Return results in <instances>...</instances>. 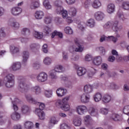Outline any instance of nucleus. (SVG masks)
Here are the masks:
<instances>
[{
  "label": "nucleus",
  "instance_id": "dca6fc26",
  "mask_svg": "<svg viewBox=\"0 0 129 129\" xmlns=\"http://www.w3.org/2000/svg\"><path fill=\"white\" fill-rule=\"evenodd\" d=\"M22 102L20 101V100L18 98H15L14 99V100L12 102L13 104V107L14 109V110L15 111H17L19 109V107L17 105V104H20Z\"/></svg>",
  "mask_w": 129,
  "mask_h": 129
},
{
  "label": "nucleus",
  "instance_id": "20e7f679",
  "mask_svg": "<svg viewBox=\"0 0 129 129\" xmlns=\"http://www.w3.org/2000/svg\"><path fill=\"white\" fill-rule=\"evenodd\" d=\"M30 89V86L25 83V82H20L19 85V89L21 92H26L27 90Z\"/></svg>",
  "mask_w": 129,
  "mask_h": 129
},
{
  "label": "nucleus",
  "instance_id": "c756f323",
  "mask_svg": "<svg viewBox=\"0 0 129 129\" xmlns=\"http://www.w3.org/2000/svg\"><path fill=\"white\" fill-rule=\"evenodd\" d=\"M10 51L12 54H17L20 52V49L15 46H10Z\"/></svg>",
  "mask_w": 129,
  "mask_h": 129
},
{
  "label": "nucleus",
  "instance_id": "5701e85b",
  "mask_svg": "<svg viewBox=\"0 0 129 129\" xmlns=\"http://www.w3.org/2000/svg\"><path fill=\"white\" fill-rule=\"evenodd\" d=\"M115 9V6L114 4H110L108 5L107 7V12L109 14H112V13H113L114 12V10Z\"/></svg>",
  "mask_w": 129,
  "mask_h": 129
},
{
  "label": "nucleus",
  "instance_id": "a211bd4d",
  "mask_svg": "<svg viewBox=\"0 0 129 129\" xmlns=\"http://www.w3.org/2000/svg\"><path fill=\"white\" fill-rule=\"evenodd\" d=\"M84 120L85 124L87 125H91L93 124V120L89 115H87L84 117Z\"/></svg>",
  "mask_w": 129,
  "mask_h": 129
},
{
  "label": "nucleus",
  "instance_id": "bf43d9fd",
  "mask_svg": "<svg viewBox=\"0 0 129 129\" xmlns=\"http://www.w3.org/2000/svg\"><path fill=\"white\" fill-rule=\"evenodd\" d=\"M93 58V57L91 54H87L85 56V60L86 61H90L92 60Z\"/></svg>",
  "mask_w": 129,
  "mask_h": 129
},
{
  "label": "nucleus",
  "instance_id": "79ce46f5",
  "mask_svg": "<svg viewBox=\"0 0 129 129\" xmlns=\"http://www.w3.org/2000/svg\"><path fill=\"white\" fill-rule=\"evenodd\" d=\"M53 70L55 71V72H63L64 68L62 66H56Z\"/></svg>",
  "mask_w": 129,
  "mask_h": 129
},
{
  "label": "nucleus",
  "instance_id": "49530a36",
  "mask_svg": "<svg viewBox=\"0 0 129 129\" xmlns=\"http://www.w3.org/2000/svg\"><path fill=\"white\" fill-rule=\"evenodd\" d=\"M52 18H51V17L50 16H46L44 19V22L45 24H46V25H48V24H50Z\"/></svg>",
  "mask_w": 129,
  "mask_h": 129
},
{
  "label": "nucleus",
  "instance_id": "69168bd1",
  "mask_svg": "<svg viewBox=\"0 0 129 129\" xmlns=\"http://www.w3.org/2000/svg\"><path fill=\"white\" fill-rule=\"evenodd\" d=\"M45 95L46 97H51L52 96V91H45Z\"/></svg>",
  "mask_w": 129,
  "mask_h": 129
},
{
  "label": "nucleus",
  "instance_id": "680f3d73",
  "mask_svg": "<svg viewBox=\"0 0 129 129\" xmlns=\"http://www.w3.org/2000/svg\"><path fill=\"white\" fill-rule=\"evenodd\" d=\"M63 10H64L63 9V7H62V6H60L56 7V12L57 14H61V13H62Z\"/></svg>",
  "mask_w": 129,
  "mask_h": 129
},
{
  "label": "nucleus",
  "instance_id": "473e14b6",
  "mask_svg": "<svg viewBox=\"0 0 129 129\" xmlns=\"http://www.w3.org/2000/svg\"><path fill=\"white\" fill-rule=\"evenodd\" d=\"M87 25L90 28H94L95 26V21L94 19H90L87 21Z\"/></svg>",
  "mask_w": 129,
  "mask_h": 129
},
{
  "label": "nucleus",
  "instance_id": "f3484780",
  "mask_svg": "<svg viewBox=\"0 0 129 129\" xmlns=\"http://www.w3.org/2000/svg\"><path fill=\"white\" fill-rule=\"evenodd\" d=\"M21 69V63L17 62L14 63L10 67V70L11 71H17L19 69Z\"/></svg>",
  "mask_w": 129,
  "mask_h": 129
},
{
  "label": "nucleus",
  "instance_id": "ddd939ff",
  "mask_svg": "<svg viewBox=\"0 0 129 129\" xmlns=\"http://www.w3.org/2000/svg\"><path fill=\"white\" fill-rule=\"evenodd\" d=\"M102 63V58H101V56H100L94 57L93 60V64L96 66H99Z\"/></svg>",
  "mask_w": 129,
  "mask_h": 129
},
{
  "label": "nucleus",
  "instance_id": "603ef678",
  "mask_svg": "<svg viewBox=\"0 0 129 129\" xmlns=\"http://www.w3.org/2000/svg\"><path fill=\"white\" fill-rule=\"evenodd\" d=\"M117 16L120 20H121L122 21H124V20H125V18H124V16L123 15V13L118 11Z\"/></svg>",
  "mask_w": 129,
  "mask_h": 129
},
{
  "label": "nucleus",
  "instance_id": "7ed1b4c3",
  "mask_svg": "<svg viewBox=\"0 0 129 129\" xmlns=\"http://www.w3.org/2000/svg\"><path fill=\"white\" fill-rule=\"evenodd\" d=\"M7 83L6 86L8 88H11L15 85V76L13 74H10L6 76Z\"/></svg>",
  "mask_w": 129,
  "mask_h": 129
},
{
  "label": "nucleus",
  "instance_id": "58836bf2",
  "mask_svg": "<svg viewBox=\"0 0 129 129\" xmlns=\"http://www.w3.org/2000/svg\"><path fill=\"white\" fill-rule=\"evenodd\" d=\"M56 72L55 70H51L49 72V76L52 79H56L57 78V76L56 75Z\"/></svg>",
  "mask_w": 129,
  "mask_h": 129
},
{
  "label": "nucleus",
  "instance_id": "423d86ee",
  "mask_svg": "<svg viewBox=\"0 0 129 129\" xmlns=\"http://www.w3.org/2000/svg\"><path fill=\"white\" fill-rule=\"evenodd\" d=\"M36 78L39 82H45V81H47V80L48 79V75H47V74L43 72L40 73L37 76Z\"/></svg>",
  "mask_w": 129,
  "mask_h": 129
},
{
  "label": "nucleus",
  "instance_id": "f257e3e1",
  "mask_svg": "<svg viewBox=\"0 0 129 129\" xmlns=\"http://www.w3.org/2000/svg\"><path fill=\"white\" fill-rule=\"evenodd\" d=\"M112 26V29L115 33H118L122 29V26H118V21H116L114 22H108L104 25V29H109Z\"/></svg>",
  "mask_w": 129,
  "mask_h": 129
},
{
  "label": "nucleus",
  "instance_id": "b1692460",
  "mask_svg": "<svg viewBox=\"0 0 129 129\" xmlns=\"http://www.w3.org/2000/svg\"><path fill=\"white\" fill-rule=\"evenodd\" d=\"M93 88L92 86L90 85H86L84 86V91L86 94H88L90 93V92H92Z\"/></svg>",
  "mask_w": 129,
  "mask_h": 129
},
{
  "label": "nucleus",
  "instance_id": "bb28decb",
  "mask_svg": "<svg viewBox=\"0 0 129 129\" xmlns=\"http://www.w3.org/2000/svg\"><path fill=\"white\" fill-rule=\"evenodd\" d=\"M102 100L104 103H108L111 100V96L109 95L106 94L103 96Z\"/></svg>",
  "mask_w": 129,
  "mask_h": 129
},
{
  "label": "nucleus",
  "instance_id": "4c0bfd02",
  "mask_svg": "<svg viewBox=\"0 0 129 129\" xmlns=\"http://www.w3.org/2000/svg\"><path fill=\"white\" fill-rule=\"evenodd\" d=\"M74 124L76 126H80L81 125V118H76L74 120Z\"/></svg>",
  "mask_w": 129,
  "mask_h": 129
},
{
  "label": "nucleus",
  "instance_id": "9b49d317",
  "mask_svg": "<svg viewBox=\"0 0 129 129\" xmlns=\"http://www.w3.org/2000/svg\"><path fill=\"white\" fill-rule=\"evenodd\" d=\"M95 18L97 21H102L104 19V13L98 11L95 13Z\"/></svg>",
  "mask_w": 129,
  "mask_h": 129
},
{
  "label": "nucleus",
  "instance_id": "c9c22d12",
  "mask_svg": "<svg viewBox=\"0 0 129 129\" xmlns=\"http://www.w3.org/2000/svg\"><path fill=\"white\" fill-rule=\"evenodd\" d=\"M51 38H54L55 36H58V37L60 38H63V34L61 32H57V31H54L51 34Z\"/></svg>",
  "mask_w": 129,
  "mask_h": 129
},
{
  "label": "nucleus",
  "instance_id": "5fc2aeb1",
  "mask_svg": "<svg viewBox=\"0 0 129 129\" xmlns=\"http://www.w3.org/2000/svg\"><path fill=\"white\" fill-rule=\"evenodd\" d=\"M22 34L23 35H29L30 34V30L28 28H23L22 30Z\"/></svg>",
  "mask_w": 129,
  "mask_h": 129
},
{
  "label": "nucleus",
  "instance_id": "338daca9",
  "mask_svg": "<svg viewBox=\"0 0 129 129\" xmlns=\"http://www.w3.org/2000/svg\"><path fill=\"white\" fill-rule=\"evenodd\" d=\"M0 36L2 37H6V33L5 32V28H2L0 29Z\"/></svg>",
  "mask_w": 129,
  "mask_h": 129
},
{
  "label": "nucleus",
  "instance_id": "c85d7f7f",
  "mask_svg": "<svg viewBox=\"0 0 129 129\" xmlns=\"http://www.w3.org/2000/svg\"><path fill=\"white\" fill-rule=\"evenodd\" d=\"M93 97L96 102H99V101H100L101 100V99L102 98V95H101V94L97 93L94 95Z\"/></svg>",
  "mask_w": 129,
  "mask_h": 129
},
{
  "label": "nucleus",
  "instance_id": "6e6d98bb",
  "mask_svg": "<svg viewBox=\"0 0 129 129\" xmlns=\"http://www.w3.org/2000/svg\"><path fill=\"white\" fill-rule=\"evenodd\" d=\"M112 119L115 121H117L119 119V115L117 114H113L112 115Z\"/></svg>",
  "mask_w": 129,
  "mask_h": 129
},
{
  "label": "nucleus",
  "instance_id": "f704fd0d",
  "mask_svg": "<svg viewBox=\"0 0 129 129\" xmlns=\"http://www.w3.org/2000/svg\"><path fill=\"white\" fill-rule=\"evenodd\" d=\"M76 9L74 7H72L70 8L69 10V14L72 17H74L75 16H76Z\"/></svg>",
  "mask_w": 129,
  "mask_h": 129
},
{
  "label": "nucleus",
  "instance_id": "864d4df0",
  "mask_svg": "<svg viewBox=\"0 0 129 129\" xmlns=\"http://www.w3.org/2000/svg\"><path fill=\"white\" fill-rule=\"evenodd\" d=\"M62 4H63V3L61 1L58 0L54 2V6L56 7V8L62 7Z\"/></svg>",
  "mask_w": 129,
  "mask_h": 129
},
{
  "label": "nucleus",
  "instance_id": "0eeeda50",
  "mask_svg": "<svg viewBox=\"0 0 129 129\" xmlns=\"http://www.w3.org/2000/svg\"><path fill=\"white\" fill-rule=\"evenodd\" d=\"M68 100H69V97H67L62 99V100H57L55 102V105L58 107H60V108L63 106V104H65L66 103H68Z\"/></svg>",
  "mask_w": 129,
  "mask_h": 129
},
{
  "label": "nucleus",
  "instance_id": "8fccbe9b",
  "mask_svg": "<svg viewBox=\"0 0 129 129\" xmlns=\"http://www.w3.org/2000/svg\"><path fill=\"white\" fill-rule=\"evenodd\" d=\"M70 124L63 123L60 125V129H70Z\"/></svg>",
  "mask_w": 129,
  "mask_h": 129
},
{
  "label": "nucleus",
  "instance_id": "a18cd8bd",
  "mask_svg": "<svg viewBox=\"0 0 129 129\" xmlns=\"http://www.w3.org/2000/svg\"><path fill=\"white\" fill-rule=\"evenodd\" d=\"M26 128L30 129L33 128V122L30 121H26L24 124Z\"/></svg>",
  "mask_w": 129,
  "mask_h": 129
},
{
  "label": "nucleus",
  "instance_id": "09e8293b",
  "mask_svg": "<svg viewBox=\"0 0 129 129\" xmlns=\"http://www.w3.org/2000/svg\"><path fill=\"white\" fill-rule=\"evenodd\" d=\"M43 62L45 65H50L51 64V62H52V60H51V58L49 57H46L44 58Z\"/></svg>",
  "mask_w": 129,
  "mask_h": 129
},
{
  "label": "nucleus",
  "instance_id": "f03ea898",
  "mask_svg": "<svg viewBox=\"0 0 129 129\" xmlns=\"http://www.w3.org/2000/svg\"><path fill=\"white\" fill-rule=\"evenodd\" d=\"M26 99L27 100L30 102V103H33V104H37L39 105V108H37V109H39V110L43 111V109L45 108V104L43 103H40L37 102L35 99L33 98L32 96L30 95H28L26 96Z\"/></svg>",
  "mask_w": 129,
  "mask_h": 129
},
{
  "label": "nucleus",
  "instance_id": "cd10ccee",
  "mask_svg": "<svg viewBox=\"0 0 129 129\" xmlns=\"http://www.w3.org/2000/svg\"><path fill=\"white\" fill-rule=\"evenodd\" d=\"M21 111L23 114H28L30 112V108L27 105H23L22 107Z\"/></svg>",
  "mask_w": 129,
  "mask_h": 129
},
{
  "label": "nucleus",
  "instance_id": "f8f14e48",
  "mask_svg": "<svg viewBox=\"0 0 129 129\" xmlns=\"http://www.w3.org/2000/svg\"><path fill=\"white\" fill-rule=\"evenodd\" d=\"M66 92H67V90L63 88H59L56 90V94L58 97L64 96L66 94Z\"/></svg>",
  "mask_w": 129,
  "mask_h": 129
},
{
  "label": "nucleus",
  "instance_id": "393cba45",
  "mask_svg": "<svg viewBox=\"0 0 129 129\" xmlns=\"http://www.w3.org/2000/svg\"><path fill=\"white\" fill-rule=\"evenodd\" d=\"M92 7L94 9H99L101 7V2L99 0H95L92 4Z\"/></svg>",
  "mask_w": 129,
  "mask_h": 129
},
{
  "label": "nucleus",
  "instance_id": "7c9ffc66",
  "mask_svg": "<svg viewBox=\"0 0 129 129\" xmlns=\"http://www.w3.org/2000/svg\"><path fill=\"white\" fill-rule=\"evenodd\" d=\"M40 7V4L38 2H32L30 5V9L31 10H36V9H38Z\"/></svg>",
  "mask_w": 129,
  "mask_h": 129
},
{
  "label": "nucleus",
  "instance_id": "72a5a7b5",
  "mask_svg": "<svg viewBox=\"0 0 129 129\" xmlns=\"http://www.w3.org/2000/svg\"><path fill=\"white\" fill-rule=\"evenodd\" d=\"M52 28L48 27V26H45L43 28V31L45 34L46 35H48L49 34H51L52 33Z\"/></svg>",
  "mask_w": 129,
  "mask_h": 129
},
{
  "label": "nucleus",
  "instance_id": "37998d69",
  "mask_svg": "<svg viewBox=\"0 0 129 129\" xmlns=\"http://www.w3.org/2000/svg\"><path fill=\"white\" fill-rule=\"evenodd\" d=\"M61 108L64 111H68L69 110H70V105L67 103L66 104H63Z\"/></svg>",
  "mask_w": 129,
  "mask_h": 129
},
{
  "label": "nucleus",
  "instance_id": "0e129e2a",
  "mask_svg": "<svg viewBox=\"0 0 129 129\" xmlns=\"http://www.w3.org/2000/svg\"><path fill=\"white\" fill-rule=\"evenodd\" d=\"M91 2L90 0H87L84 4V7L86 9H88L89 7H90Z\"/></svg>",
  "mask_w": 129,
  "mask_h": 129
},
{
  "label": "nucleus",
  "instance_id": "de8ad7c7",
  "mask_svg": "<svg viewBox=\"0 0 129 129\" xmlns=\"http://www.w3.org/2000/svg\"><path fill=\"white\" fill-rule=\"evenodd\" d=\"M34 37L36 39H42L43 38V33L41 32H35Z\"/></svg>",
  "mask_w": 129,
  "mask_h": 129
},
{
  "label": "nucleus",
  "instance_id": "39448f33",
  "mask_svg": "<svg viewBox=\"0 0 129 129\" xmlns=\"http://www.w3.org/2000/svg\"><path fill=\"white\" fill-rule=\"evenodd\" d=\"M75 42L76 45H77V47H76L75 49L73 47H71L70 48V50H71L72 49L73 51H75L76 52H79L80 53H81L82 51H83V47H82V45L80 44V43H79V40L78 39H76L75 40Z\"/></svg>",
  "mask_w": 129,
  "mask_h": 129
},
{
  "label": "nucleus",
  "instance_id": "4468645a",
  "mask_svg": "<svg viewBox=\"0 0 129 129\" xmlns=\"http://www.w3.org/2000/svg\"><path fill=\"white\" fill-rule=\"evenodd\" d=\"M11 13L13 16H18L22 13V8L14 7L11 9Z\"/></svg>",
  "mask_w": 129,
  "mask_h": 129
},
{
  "label": "nucleus",
  "instance_id": "2f4dec72",
  "mask_svg": "<svg viewBox=\"0 0 129 129\" xmlns=\"http://www.w3.org/2000/svg\"><path fill=\"white\" fill-rule=\"evenodd\" d=\"M58 121L56 119V117H51L49 120L48 124L49 125H55V124H57Z\"/></svg>",
  "mask_w": 129,
  "mask_h": 129
},
{
  "label": "nucleus",
  "instance_id": "412c9836",
  "mask_svg": "<svg viewBox=\"0 0 129 129\" xmlns=\"http://www.w3.org/2000/svg\"><path fill=\"white\" fill-rule=\"evenodd\" d=\"M15 111V112L12 113V114L11 115V118L13 120H16V121L19 120V119L21 118V114L16 112L17 111Z\"/></svg>",
  "mask_w": 129,
  "mask_h": 129
},
{
  "label": "nucleus",
  "instance_id": "6ab92c4d",
  "mask_svg": "<svg viewBox=\"0 0 129 129\" xmlns=\"http://www.w3.org/2000/svg\"><path fill=\"white\" fill-rule=\"evenodd\" d=\"M87 110V107L84 105L79 106L77 108V112L79 114H83Z\"/></svg>",
  "mask_w": 129,
  "mask_h": 129
},
{
  "label": "nucleus",
  "instance_id": "c03bdc74",
  "mask_svg": "<svg viewBox=\"0 0 129 129\" xmlns=\"http://www.w3.org/2000/svg\"><path fill=\"white\" fill-rule=\"evenodd\" d=\"M11 26L14 30H18L20 28V23L17 22H13L11 23Z\"/></svg>",
  "mask_w": 129,
  "mask_h": 129
},
{
  "label": "nucleus",
  "instance_id": "9d476101",
  "mask_svg": "<svg viewBox=\"0 0 129 129\" xmlns=\"http://www.w3.org/2000/svg\"><path fill=\"white\" fill-rule=\"evenodd\" d=\"M35 113L38 115L39 119H41V120H44V119H45V116H46V114L44 111L39 109H36L35 110Z\"/></svg>",
  "mask_w": 129,
  "mask_h": 129
},
{
  "label": "nucleus",
  "instance_id": "e2e57ef3",
  "mask_svg": "<svg viewBox=\"0 0 129 129\" xmlns=\"http://www.w3.org/2000/svg\"><path fill=\"white\" fill-rule=\"evenodd\" d=\"M42 51L44 53H48V45L44 44L42 46Z\"/></svg>",
  "mask_w": 129,
  "mask_h": 129
},
{
  "label": "nucleus",
  "instance_id": "4be33fe9",
  "mask_svg": "<svg viewBox=\"0 0 129 129\" xmlns=\"http://www.w3.org/2000/svg\"><path fill=\"white\" fill-rule=\"evenodd\" d=\"M86 74V69L79 67L77 70V74L78 76H83Z\"/></svg>",
  "mask_w": 129,
  "mask_h": 129
},
{
  "label": "nucleus",
  "instance_id": "774afa93",
  "mask_svg": "<svg viewBox=\"0 0 129 129\" xmlns=\"http://www.w3.org/2000/svg\"><path fill=\"white\" fill-rule=\"evenodd\" d=\"M33 67L34 69H39L40 68V63L39 62H35L33 64Z\"/></svg>",
  "mask_w": 129,
  "mask_h": 129
},
{
  "label": "nucleus",
  "instance_id": "a19ab883",
  "mask_svg": "<svg viewBox=\"0 0 129 129\" xmlns=\"http://www.w3.org/2000/svg\"><path fill=\"white\" fill-rule=\"evenodd\" d=\"M64 33L68 35H72L73 34V30L70 28V27H67L64 29Z\"/></svg>",
  "mask_w": 129,
  "mask_h": 129
},
{
  "label": "nucleus",
  "instance_id": "3c124183",
  "mask_svg": "<svg viewBox=\"0 0 129 129\" xmlns=\"http://www.w3.org/2000/svg\"><path fill=\"white\" fill-rule=\"evenodd\" d=\"M123 112L129 116V105H126L123 107Z\"/></svg>",
  "mask_w": 129,
  "mask_h": 129
},
{
  "label": "nucleus",
  "instance_id": "4d7b16f0",
  "mask_svg": "<svg viewBox=\"0 0 129 129\" xmlns=\"http://www.w3.org/2000/svg\"><path fill=\"white\" fill-rule=\"evenodd\" d=\"M122 7L124 10H129V2H123Z\"/></svg>",
  "mask_w": 129,
  "mask_h": 129
},
{
  "label": "nucleus",
  "instance_id": "052dcab7",
  "mask_svg": "<svg viewBox=\"0 0 129 129\" xmlns=\"http://www.w3.org/2000/svg\"><path fill=\"white\" fill-rule=\"evenodd\" d=\"M38 47L39 46H38L35 43L31 44L30 45V49H31L32 51H34V50H37V51H38V49H37V48H38Z\"/></svg>",
  "mask_w": 129,
  "mask_h": 129
},
{
  "label": "nucleus",
  "instance_id": "a878e982",
  "mask_svg": "<svg viewBox=\"0 0 129 129\" xmlns=\"http://www.w3.org/2000/svg\"><path fill=\"white\" fill-rule=\"evenodd\" d=\"M35 17L37 20H41L44 17V12L41 11H36L35 13Z\"/></svg>",
  "mask_w": 129,
  "mask_h": 129
},
{
  "label": "nucleus",
  "instance_id": "13d9d810",
  "mask_svg": "<svg viewBox=\"0 0 129 129\" xmlns=\"http://www.w3.org/2000/svg\"><path fill=\"white\" fill-rule=\"evenodd\" d=\"M97 50H99V51H100L101 54L102 55H105V49H104V47L102 46H100L97 48Z\"/></svg>",
  "mask_w": 129,
  "mask_h": 129
},
{
  "label": "nucleus",
  "instance_id": "1a4fd4ad",
  "mask_svg": "<svg viewBox=\"0 0 129 129\" xmlns=\"http://www.w3.org/2000/svg\"><path fill=\"white\" fill-rule=\"evenodd\" d=\"M90 95L88 94L84 93L81 96V101L82 103H87L89 102Z\"/></svg>",
  "mask_w": 129,
  "mask_h": 129
},
{
  "label": "nucleus",
  "instance_id": "2eb2a0df",
  "mask_svg": "<svg viewBox=\"0 0 129 129\" xmlns=\"http://www.w3.org/2000/svg\"><path fill=\"white\" fill-rule=\"evenodd\" d=\"M29 57H30V53L28 51H24L22 52V62L23 63H27L28 61V59H29Z\"/></svg>",
  "mask_w": 129,
  "mask_h": 129
},
{
  "label": "nucleus",
  "instance_id": "e433bc0d",
  "mask_svg": "<svg viewBox=\"0 0 129 129\" xmlns=\"http://www.w3.org/2000/svg\"><path fill=\"white\" fill-rule=\"evenodd\" d=\"M43 6L47 9V10H50V9L52 8L51 4H50V2H49V0H44L43 1Z\"/></svg>",
  "mask_w": 129,
  "mask_h": 129
},
{
  "label": "nucleus",
  "instance_id": "aec40b11",
  "mask_svg": "<svg viewBox=\"0 0 129 129\" xmlns=\"http://www.w3.org/2000/svg\"><path fill=\"white\" fill-rule=\"evenodd\" d=\"M89 113L92 116H96V115L98 114V111L97 110V109H96L93 107H90L89 109Z\"/></svg>",
  "mask_w": 129,
  "mask_h": 129
},
{
  "label": "nucleus",
  "instance_id": "ea45409f",
  "mask_svg": "<svg viewBox=\"0 0 129 129\" xmlns=\"http://www.w3.org/2000/svg\"><path fill=\"white\" fill-rule=\"evenodd\" d=\"M33 91L35 94H40L41 93V88L39 86H35L32 88Z\"/></svg>",
  "mask_w": 129,
  "mask_h": 129
},
{
  "label": "nucleus",
  "instance_id": "6e6552de",
  "mask_svg": "<svg viewBox=\"0 0 129 129\" xmlns=\"http://www.w3.org/2000/svg\"><path fill=\"white\" fill-rule=\"evenodd\" d=\"M103 41H112L114 43H116L117 41V38L114 37L113 36H103L101 37L100 39V42H103Z\"/></svg>",
  "mask_w": 129,
  "mask_h": 129
}]
</instances>
